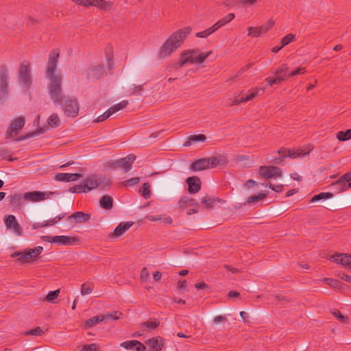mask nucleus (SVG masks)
Returning <instances> with one entry per match:
<instances>
[{"mask_svg":"<svg viewBox=\"0 0 351 351\" xmlns=\"http://www.w3.org/2000/svg\"><path fill=\"white\" fill-rule=\"evenodd\" d=\"M267 193L261 192L257 195H252L249 197L247 199V203L252 204L262 200L265 199L267 197Z\"/></svg>","mask_w":351,"mask_h":351,"instance_id":"ea45409f","label":"nucleus"},{"mask_svg":"<svg viewBox=\"0 0 351 351\" xmlns=\"http://www.w3.org/2000/svg\"><path fill=\"white\" fill-rule=\"evenodd\" d=\"M333 197V193L330 192H322L317 195H315L310 200V202L315 203L321 199H330Z\"/></svg>","mask_w":351,"mask_h":351,"instance_id":"72a5a7b5","label":"nucleus"},{"mask_svg":"<svg viewBox=\"0 0 351 351\" xmlns=\"http://www.w3.org/2000/svg\"><path fill=\"white\" fill-rule=\"evenodd\" d=\"M295 36L292 34H289L281 39L280 43L282 47H285L291 42L294 41Z\"/></svg>","mask_w":351,"mask_h":351,"instance_id":"8fccbe9b","label":"nucleus"},{"mask_svg":"<svg viewBox=\"0 0 351 351\" xmlns=\"http://www.w3.org/2000/svg\"><path fill=\"white\" fill-rule=\"evenodd\" d=\"M140 182V178L138 177H134L127 180H125L122 182V185L124 186H132L138 184Z\"/></svg>","mask_w":351,"mask_h":351,"instance_id":"864d4df0","label":"nucleus"},{"mask_svg":"<svg viewBox=\"0 0 351 351\" xmlns=\"http://www.w3.org/2000/svg\"><path fill=\"white\" fill-rule=\"evenodd\" d=\"M113 5L112 1H106L105 0H99V4L97 5V8H99L100 10H109Z\"/></svg>","mask_w":351,"mask_h":351,"instance_id":"a19ab883","label":"nucleus"},{"mask_svg":"<svg viewBox=\"0 0 351 351\" xmlns=\"http://www.w3.org/2000/svg\"><path fill=\"white\" fill-rule=\"evenodd\" d=\"M343 197H339L337 198L336 199H334L332 201L327 202L326 204V207L329 210L337 209V208L343 206Z\"/></svg>","mask_w":351,"mask_h":351,"instance_id":"c756f323","label":"nucleus"},{"mask_svg":"<svg viewBox=\"0 0 351 351\" xmlns=\"http://www.w3.org/2000/svg\"><path fill=\"white\" fill-rule=\"evenodd\" d=\"M309 154V151L304 152V150L298 149L297 151L287 149V156L290 158H296L298 156H304Z\"/></svg>","mask_w":351,"mask_h":351,"instance_id":"58836bf2","label":"nucleus"},{"mask_svg":"<svg viewBox=\"0 0 351 351\" xmlns=\"http://www.w3.org/2000/svg\"><path fill=\"white\" fill-rule=\"evenodd\" d=\"M82 177L80 173H58L55 176V180L60 182L75 181Z\"/></svg>","mask_w":351,"mask_h":351,"instance_id":"6ab92c4d","label":"nucleus"},{"mask_svg":"<svg viewBox=\"0 0 351 351\" xmlns=\"http://www.w3.org/2000/svg\"><path fill=\"white\" fill-rule=\"evenodd\" d=\"M121 347L126 350H132L135 348L136 351H145L146 350L145 346L137 340H131L122 342L120 344Z\"/></svg>","mask_w":351,"mask_h":351,"instance_id":"aec40b11","label":"nucleus"},{"mask_svg":"<svg viewBox=\"0 0 351 351\" xmlns=\"http://www.w3.org/2000/svg\"><path fill=\"white\" fill-rule=\"evenodd\" d=\"M133 222L127 221L120 223L114 229L112 237H119L123 234L132 225Z\"/></svg>","mask_w":351,"mask_h":351,"instance_id":"b1692460","label":"nucleus"},{"mask_svg":"<svg viewBox=\"0 0 351 351\" xmlns=\"http://www.w3.org/2000/svg\"><path fill=\"white\" fill-rule=\"evenodd\" d=\"M248 31V36L257 38L259 37L261 34H263V32L261 29L260 26L259 27H249L247 28Z\"/></svg>","mask_w":351,"mask_h":351,"instance_id":"37998d69","label":"nucleus"},{"mask_svg":"<svg viewBox=\"0 0 351 351\" xmlns=\"http://www.w3.org/2000/svg\"><path fill=\"white\" fill-rule=\"evenodd\" d=\"M83 351H97L98 347L95 343L86 344L83 346Z\"/></svg>","mask_w":351,"mask_h":351,"instance_id":"052dcab7","label":"nucleus"},{"mask_svg":"<svg viewBox=\"0 0 351 351\" xmlns=\"http://www.w3.org/2000/svg\"><path fill=\"white\" fill-rule=\"evenodd\" d=\"M328 259L338 264H341L346 269L351 271V254L336 253L330 255Z\"/></svg>","mask_w":351,"mask_h":351,"instance_id":"4468645a","label":"nucleus"},{"mask_svg":"<svg viewBox=\"0 0 351 351\" xmlns=\"http://www.w3.org/2000/svg\"><path fill=\"white\" fill-rule=\"evenodd\" d=\"M94 288V285L90 282H86L81 285V294L82 295L90 294Z\"/></svg>","mask_w":351,"mask_h":351,"instance_id":"4c0bfd02","label":"nucleus"},{"mask_svg":"<svg viewBox=\"0 0 351 351\" xmlns=\"http://www.w3.org/2000/svg\"><path fill=\"white\" fill-rule=\"evenodd\" d=\"M206 140V136L204 134H193L188 138V141L184 143V147L190 146L193 143L204 142Z\"/></svg>","mask_w":351,"mask_h":351,"instance_id":"bb28decb","label":"nucleus"},{"mask_svg":"<svg viewBox=\"0 0 351 351\" xmlns=\"http://www.w3.org/2000/svg\"><path fill=\"white\" fill-rule=\"evenodd\" d=\"M43 332H44L42 330V328L38 326L34 329H32V330L25 332L23 334L26 336H28V335L41 336L43 334Z\"/></svg>","mask_w":351,"mask_h":351,"instance_id":"09e8293b","label":"nucleus"},{"mask_svg":"<svg viewBox=\"0 0 351 351\" xmlns=\"http://www.w3.org/2000/svg\"><path fill=\"white\" fill-rule=\"evenodd\" d=\"M60 244L63 245H69L79 242L77 237L71 236H60Z\"/></svg>","mask_w":351,"mask_h":351,"instance_id":"473e14b6","label":"nucleus"},{"mask_svg":"<svg viewBox=\"0 0 351 351\" xmlns=\"http://www.w3.org/2000/svg\"><path fill=\"white\" fill-rule=\"evenodd\" d=\"M245 71V70L244 69V67H243L242 69L239 70L237 71V73L234 76H232L230 79L227 80L226 82H228L229 81H236V80L238 77H239Z\"/></svg>","mask_w":351,"mask_h":351,"instance_id":"0e129e2a","label":"nucleus"},{"mask_svg":"<svg viewBox=\"0 0 351 351\" xmlns=\"http://www.w3.org/2000/svg\"><path fill=\"white\" fill-rule=\"evenodd\" d=\"M216 202H224L223 199L219 198L211 197L209 196H205L202 199V203L207 208H212Z\"/></svg>","mask_w":351,"mask_h":351,"instance_id":"7c9ffc66","label":"nucleus"},{"mask_svg":"<svg viewBox=\"0 0 351 351\" xmlns=\"http://www.w3.org/2000/svg\"><path fill=\"white\" fill-rule=\"evenodd\" d=\"M113 112L111 111L110 108L106 110L104 113L99 116L96 119L93 121L94 123H99L105 121L108 117H110Z\"/></svg>","mask_w":351,"mask_h":351,"instance_id":"3c124183","label":"nucleus"},{"mask_svg":"<svg viewBox=\"0 0 351 351\" xmlns=\"http://www.w3.org/2000/svg\"><path fill=\"white\" fill-rule=\"evenodd\" d=\"M60 122L59 117L57 114H53L48 119V124L51 128H56Z\"/></svg>","mask_w":351,"mask_h":351,"instance_id":"de8ad7c7","label":"nucleus"},{"mask_svg":"<svg viewBox=\"0 0 351 351\" xmlns=\"http://www.w3.org/2000/svg\"><path fill=\"white\" fill-rule=\"evenodd\" d=\"M8 230H12L16 236H22L23 229L17 221L15 216L10 215L4 220Z\"/></svg>","mask_w":351,"mask_h":351,"instance_id":"dca6fc26","label":"nucleus"},{"mask_svg":"<svg viewBox=\"0 0 351 351\" xmlns=\"http://www.w3.org/2000/svg\"><path fill=\"white\" fill-rule=\"evenodd\" d=\"M275 22L273 20H269L267 23L260 26L261 29L263 32V34H265L269 30H270L274 25Z\"/></svg>","mask_w":351,"mask_h":351,"instance_id":"4d7b16f0","label":"nucleus"},{"mask_svg":"<svg viewBox=\"0 0 351 351\" xmlns=\"http://www.w3.org/2000/svg\"><path fill=\"white\" fill-rule=\"evenodd\" d=\"M152 351H160L164 346V340L161 337H153L145 341Z\"/></svg>","mask_w":351,"mask_h":351,"instance_id":"5701e85b","label":"nucleus"},{"mask_svg":"<svg viewBox=\"0 0 351 351\" xmlns=\"http://www.w3.org/2000/svg\"><path fill=\"white\" fill-rule=\"evenodd\" d=\"M7 199L10 204L18 210H21L25 203V195L15 193L8 196Z\"/></svg>","mask_w":351,"mask_h":351,"instance_id":"f3484780","label":"nucleus"},{"mask_svg":"<svg viewBox=\"0 0 351 351\" xmlns=\"http://www.w3.org/2000/svg\"><path fill=\"white\" fill-rule=\"evenodd\" d=\"M100 206L106 210L111 209L113 206V199L110 195H104L100 199Z\"/></svg>","mask_w":351,"mask_h":351,"instance_id":"c85d7f7f","label":"nucleus"},{"mask_svg":"<svg viewBox=\"0 0 351 351\" xmlns=\"http://www.w3.org/2000/svg\"><path fill=\"white\" fill-rule=\"evenodd\" d=\"M215 32H216V30L214 29L213 26H212L204 31L197 32L196 36L198 38H206Z\"/></svg>","mask_w":351,"mask_h":351,"instance_id":"603ef678","label":"nucleus"},{"mask_svg":"<svg viewBox=\"0 0 351 351\" xmlns=\"http://www.w3.org/2000/svg\"><path fill=\"white\" fill-rule=\"evenodd\" d=\"M325 284L332 287H338L341 282L337 280H334L330 278H324L322 280Z\"/></svg>","mask_w":351,"mask_h":351,"instance_id":"6e6d98bb","label":"nucleus"},{"mask_svg":"<svg viewBox=\"0 0 351 351\" xmlns=\"http://www.w3.org/2000/svg\"><path fill=\"white\" fill-rule=\"evenodd\" d=\"M334 315L341 322H346L348 318L346 316H343L339 311L335 312Z\"/></svg>","mask_w":351,"mask_h":351,"instance_id":"69168bd1","label":"nucleus"},{"mask_svg":"<svg viewBox=\"0 0 351 351\" xmlns=\"http://www.w3.org/2000/svg\"><path fill=\"white\" fill-rule=\"evenodd\" d=\"M305 71L304 68L298 67L295 70L289 73L288 77H294L299 74H302Z\"/></svg>","mask_w":351,"mask_h":351,"instance_id":"e2e57ef3","label":"nucleus"},{"mask_svg":"<svg viewBox=\"0 0 351 351\" xmlns=\"http://www.w3.org/2000/svg\"><path fill=\"white\" fill-rule=\"evenodd\" d=\"M339 179L341 181H343V183L347 184L348 181H351V171L343 174Z\"/></svg>","mask_w":351,"mask_h":351,"instance_id":"774afa93","label":"nucleus"},{"mask_svg":"<svg viewBox=\"0 0 351 351\" xmlns=\"http://www.w3.org/2000/svg\"><path fill=\"white\" fill-rule=\"evenodd\" d=\"M106 59L108 61V66L110 69H112L113 67L112 58L113 54L112 53V47L109 46L106 48Z\"/></svg>","mask_w":351,"mask_h":351,"instance_id":"49530a36","label":"nucleus"},{"mask_svg":"<svg viewBox=\"0 0 351 351\" xmlns=\"http://www.w3.org/2000/svg\"><path fill=\"white\" fill-rule=\"evenodd\" d=\"M25 120L23 117H19L13 120L5 133V139H10L13 134H17L25 125Z\"/></svg>","mask_w":351,"mask_h":351,"instance_id":"9b49d317","label":"nucleus"},{"mask_svg":"<svg viewBox=\"0 0 351 351\" xmlns=\"http://www.w3.org/2000/svg\"><path fill=\"white\" fill-rule=\"evenodd\" d=\"M84 185L88 186V192L92 189H96L98 186H101L102 187L110 186L112 182L108 177H102L97 175L87 177L83 180Z\"/></svg>","mask_w":351,"mask_h":351,"instance_id":"0eeeda50","label":"nucleus"},{"mask_svg":"<svg viewBox=\"0 0 351 351\" xmlns=\"http://www.w3.org/2000/svg\"><path fill=\"white\" fill-rule=\"evenodd\" d=\"M191 31L190 27H186L173 32L161 46L158 53V58L164 59L169 57L181 46Z\"/></svg>","mask_w":351,"mask_h":351,"instance_id":"f03ea898","label":"nucleus"},{"mask_svg":"<svg viewBox=\"0 0 351 351\" xmlns=\"http://www.w3.org/2000/svg\"><path fill=\"white\" fill-rule=\"evenodd\" d=\"M85 75L88 80L94 81L104 77L106 75V71L104 65L99 64L88 68L86 71Z\"/></svg>","mask_w":351,"mask_h":351,"instance_id":"f8f14e48","label":"nucleus"},{"mask_svg":"<svg viewBox=\"0 0 351 351\" xmlns=\"http://www.w3.org/2000/svg\"><path fill=\"white\" fill-rule=\"evenodd\" d=\"M90 219V215L82 211L73 213L68 217V219L73 223H81Z\"/></svg>","mask_w":351,"mask_h":351,"instance_id":"4be33fe9","label":"nucleus"},{"mask_svg":"<svg viewBox=\"0 0 351 351\" xmlns=\"http://www.w3.org/2000/svg\"><path fill=\"white\" fill-rule=\"evenodd\" d=\"M60 57V51L58 49H53L49 55L47 77L49 79V95L54 103L62 104L64 97L62 96V77L60 75H55V71L57 67L58 58Z\"/></svg>","mask_w":351,"mask_h":351,"instance_id":"f257e3e1","label":"nucleus"},{"mask_svg":"<svg viewBox=\"0 0 351 351\" xmlns=\"http://www.w3.org/2000/svg\"><path fill=\"white\" fill-rule=\"evenodd\" d=\"M160 324L159 321L154 320H148L143 324V326H145L147 328L150 330H154Z\"/></svg>","mask_w":351,"mask_h":351,"instance_id":"13d9d810","label":"nucleus"},{"mask_svg":"<svg viewBox=\"0 0 351 351\" xmlns=\"http://www.w3.org/2000/svg\"><path fill=\"white\" fill-rule=\"evenodd\" d=\"M121 315H122V313L119 311H113L110 313L102 315V316L104 317V320H106V321H108L110 319H113V320L119 319Z\"/></svg>","mask_w":351,"mask_h":351,"instance_id":"a18cd8bd","label":"nucleus"},{"mask_svg":"<svg viewBox=\"0 0 351 351\" xmlns=\"http://www.w3.org/2000/svg\"><path fill=\"white\" fill-rule=\"evenodd\" d=\"M128 104V101L123 100L119 104H117L110 108L111 111L114 113L120 110L125 108Z\"/></svg>","mask_w":351,"mask_h":351,"instance_id":"5fc2aeb1","label":"nucleus"},{"mask_svg":"<svg viewBox=\"0 0 351 351\" xmlns=\"http://www.w3.org/2000/svg\"><path fill=\"white\" fill-rule=\"evenodd\" d=\"M178 204L179 207L182 209L186 208L188 206H195L197 208L199 207V205L195 199L187 196L182 197L178 202Z\"/></svg>","mask_w":351,"mask_h":351,"instance_id":"a878e982","label":"nucleus"},{"mask_svg":"<svg viewBox=\"0 0 351 351\" xmlns=\"http://www.w3.org/2000/svg\"><path fill=\"white\" fill-rule=\"evenodd\" d=\"M134 154H129L125 158L119 159V167H121L125 172H128L132 169V165L136 160Z\"/></svg>","mask_w":351,"mask_h":351,"instance_id":"412c9836","label":"nucleus"},{"mask_svg":"<svg viewBox=\"0 0 351 351\" xmlns=\"http://www.w3.org/2000/svg\"><path fill=\"white\" fill-rule=\"evenodd\" d=\"M289 74V67L287 64H282L275 72V76L272 78H267L266 80L269 86L279 84L284 81Z\"/></svg>","mask_w":351,"mask_h":351,"instance_id":"9d476101","label":"nucleus"},{"mask_svg":"<svg viewBox=\"0 0 351 351\" xmlns=\"http://www.w3.org/2000/svg\"><path fill=\"white\" fill-rule=\"evenodd\" d=\"M331 186L336 193L344 192L348 189L347 184L343 183V181H341L339 179L332 182Z\"/></svg>","mask_w":351,"mask_h":351,"instance_id":"cd10ccee","label":"nucleus"},{"mask_svg":"<svg viewBox=\"0 0 351 351\" xmlns=\"http://www.w3.org/2000/svg\"><path fill=\"white\" fill-rule=\"evenodd\" d=\"M242 102H245L244 101H243V96L240 97L239 95H235L233 97L232 103L230 104V106H237Z\"/></svg>","mask_w":351,"mask_h":351,"instance_id":"680f3d73","label":"nucleus"},{"mask_svg":"<svg viewBox=\"0 0 351 351\" xmlns=\"http://www.w3.org/2000/svg\"><path fill=\"white\" fill-rule=\"evenodd\" d=\"M226 163V158L223 155H217L208 158H202L191 163V171L197 172L210 168H215L218 165H223Z\"/></svg>","mask_w":351,"mask_h":351,"instance_id":"7ed1b4c3","label":"nucleus"},{"mask_svg":"<svg viewBox=\"0 0 351 351\" xmlns=\"http://www.w3.org/2000/svg\"><path fill=\"white\" fill-rule=\"evenodd\" d=\"M43 250V247L38 246L33 249H26L24 252H16L12 255V256H19V261L26 263L29 262V259L31 258H36L39 254L42 253Z\"/></svg>","mask_w":351,"mask_h":351,"instance_id":"6e6552de","label":"nucleus"},{"mask_svg":"<svg viewBox=\"0 0 351 351\" xmlns=\"http://www.w3.org/2000/svg\"><path fill=\"white\" fill-rule=\"evenodd\" d=\"M104 320V317L102 316V315L94 316L88 319H86L84 321L82 326L84 329H88L91 327L95 326L97 324H99L100 322H102Z\"/></svg>","mask_w":351,"mask_h":351,"instance_id":"393cba45","label":"nucleus"},{"mask_svg":"<svg viewBox=\"0 0 351 351\" xmlns=\"http://www.w3.org/2000/svg\"><path fill=\"white\" fill-rule=\"evenodd\" d=\"M69 191L73 193H81L88 192L87 185H84L83 181L80 184L75 185L69 189Z\"/></svg>","mask_w":351,"mask_h":351,"instance_id":"f704fd0d","label":"nucleus"},{"mask_svg":"<svg viewBox=\"0 0 351 351\" xmlns=\"http://www.w3.org/2000/svg\"><path fill=\"white\" fill-rule=\"evenodd\" d=\"M186 182L188 184V191L190 193L194 194L200 191L202 183L199 178L197 176L189 177Z\"/></svg>","mask_w":351,"mask_h":351,"instance_id":"a211bd4d","label":"nucleus"},{"mask_svg":"<svg viewBox=\"0 0 351 351\" xmlns=\"http://www.w3.org/2000/svg\"><path fill=\"white\" fill-rule=\"evenodd\" d=\"M337 138L339 141H346L351 139V129L346 131H339L337 133Z\"/></svg>","mask_w":351,"mask_h":351,"instance_id":"e433bc0d","label":"nucleus"},{"mask_svg":"<svg viewBox=\"0 0 351 351\" xmlns=\"http://www.w3.org/2000/svg\"><path fill=\"white\" fill-rule=\"evenodd\" d=\"M260 91H262L263 93L265 91V88H254L249 90V93L245 96H243V101H248L250 100L253 99L255 97H256Z\"/></svg>","mask_w":351,"mask_h":351,"instance_id":"2f4dec72","label":"nucleus"},{"mask_svg":"<svg viewBox=\"0 0 351 351\" xmlns=\"http://www.w3.org/2000/svg\"><path fill=\"white\" fill-rule=\"evenodd\" d=\"M142 196L145 199H149L151 196V191L149 190V184L148 182L144 183L140 189Z\"/></svg>","mask_w":351,"mask_h":351,"instance_id":"c03bdc74","label":"nucleus"},{"mask_svg":"<svg viewBox=\"0 0 351 351\" xmlns=\"http://www.w3.org/2000/svg\"><path fill=\"white\" fill-rule=\"evenodd\" d=\"M53 194V192H43L38 191L27 192L24 193L25 200H28L32 202H38L45 200L48 199L49 196Z\"/></svg>","mask_w":351,"mask_h":351,"instance_id":"2eb2a0df","label":"nucleus"},{"mask_svg":"<svg viewBox=\"0 0 351 351\" xmlns=\"http://www.w3.org/2000/svg\"><path fill=\"white\" fill-rule=\"evenodd\" d=\"M67 117H76L79 113V104L76 99L70 97H64L60 104Z\"/></svg>","mask_w":351,"mask_h":351,"instance_id":"423d86ee","label":"nucleus"},{"mask_svg":"<svg viewBox=\"0 0 351 351\" xmlns=\"http://www.w3.org/2000/svg\"><path fill=\"white\" fill-rule=\"evenodd\" d=\"M19 81L29 87L32 82L31 68L29 62H23L20 64L19 71Z\"/></svg>","mask_w":351,"mask_h":351,"instance_id":"1a4fd4ad","label":"nucleus"},{"mask_svg":"<svg viewBox=\"0 0 351 351\" xmlns=\"http://www.w3.org/2000/svg\"><path fill=\"white\" fill-rule=\"evenodd\" d=\"M60 293V289L55 291H51L48 293L44 300L47 301L50 303H55L54 300L58 297Z\"/></svg>","mask_w":351,"mask_h":351,"instance_id":"79ce46f5","label":"nucleus"},{"mask_svg":"<svg viewBox=\"0 0 351 351\" xmlns=\"http://www.w3.org/2000/svg\"><path fill=\"white\" fill-rule=\"evenodd\" d=\"M212 51L207 53H199L198 49L184 50L180 53V59L188 60V63H202L210 54Z\"/></svg>","mask_w":351,"mask_h":351,"instance_id":"20e7f679","label":"nucleus"},{"mask_svg":"<svg viewBox=\"0 0 351 351\" xmlns=\"http://www.w3.org/2000/svg\"><path fill=\"white\" fill-rule=\"evenodd\" d=\"M227 23H225L224 19L222 18L219 21H218L217 23H215L213 26V29L216 31L219 29L220 27H223V25H226Z\"/></svg>","mask_w":351,"mask_h":351,"instance_id":"338daca9","label":"nucleus"},{"mask_svg":"<svg viewBox=\"0 0 351 351\" xmlns=\"http://www.w3.org/2000/svg\"><path fill=\"white\" fill-rule=\"evenodd\" d=\"M8 71L4 64L0 66V104L8 98Z\"/></svg>","mask_w":351,"mask_h":351,"instance_id":"39448f33","label":"nucleus"},{"mask_svg":"<svg viewBox=\"0 0 351 351\" xmlns=\"http://www.w3.org/2000/svg\"><path fill=\"white\" fill-rule=\"evenodd\" d=\"M143 85H134V88L130 93L132 95H141L142 92L143 91Z\"/></svg>","mask_w":351,"mask_h":351,"instance_id":"bf43d9fd","label":"nucleus"},{"mask_svg":"<svg viewBox=\"0 0 351 351\" xmlns=\"http://www.w3.org/2000/svg\"><path fill=\"white\" fill-rule=\"evenodd\" d=\"M45 128H38L36 132H32L27 133L24 136H19V137L16 138L14 139V141H23V140H25V139L29 138L31 137H33L36 134H43V133H45Z\"/></svg>","mask_w":351,"mask_h":351,"instance_id":"c9c22d12","label":"nucleus"},{"mask_svg":"<svg viewBox=\"0 0 351 351\" xmlns=\"http://www.w3.org/2000/svg\"><path fill=\"white\" fill-rule=\"evenodd\" d=\"M259 175L266 179L276 178L282 176L281 169L276 166H261Z\"/></svg>","mask_w":351,"mask_h":351,"instance_id":"ddd939ff","label":"nucleus"}]
</instances>
